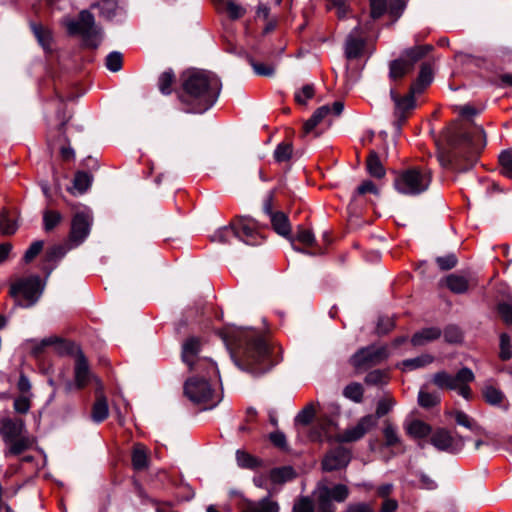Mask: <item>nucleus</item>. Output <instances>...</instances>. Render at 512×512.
<instances>
[{
    "label": "nucleus",
    "mask_w": 512,
    "mask_h": 512,
    "mask_svg": "<svg viewBox=\"0 0 512 512\" xmlns=\"http://www.w3.org/2000/svg\"><path fill=\"white\" fill-rule=\"evenodd\" d=\"M199 352L200 342L197 338H190L183 344V362L194 373L184 383V394L194 404L213 408L222 399L217 381L218 368L211 359L199 357Z\"/></svg>",
    "instance_id": "f257e3e1"
},
{
    "label": "nucleus",
    "mask_w": 512,
    "mask_h": 512,
    "mask_svg": "<svg viewBox=\"0 0 512 512\" xmlns=\"http://www.w3.org/2000/svg\"><path fill=\"white\" fill-rule=\"evenodd\" d=\"M222 338L234 363L243 371L258 375L277 363L264 339L252 329L229 328Z\"/></svg>",
    "instance_id": "f03ea898"
},
{
    "label": "nucleus",
    "mask_w": 512,
    "mask_h": 512,
    "mask_svg": "<svg viewBox=\"0 0 512 512\" xmlns=\"http://www.w3.org/2000/svg\"><path fill=\"white\" fill-rule=\"evenodd\" d=\"M182 102L190 106L189 111L203 113L211 108L221 91L219 78L206 71H191L185 74Z\"/></svg>",
    "instance_id": "7ed1b4c3"
},
{
    "label": "nucleus",
    "mask_w": 512,
    "mask_h": 512,
    "mask_svg": "<svg viewBox=\"0 0 512 512\" xmlns=\"http://www.w3.org/2000/svg\"><path fill=\"white\" fill-rule=\"evenodd\" d=\"M0 435L5 444V457L18 456L33 446L34 439L27 433L22 419L0 420Z\"/></svg>",
    "instance_id": "20e7f679"
},
{
    "label": "nucleus",
    "mask_w": 512,
    "mask_h": 512,
    "mask_svg": "<svg viewBox=\"0 0 512 512\" xmlns=\"http://www.w3.org/2000/svg\"><path fill=\"white\" fill-rule=\"evenodd\" d=\"M45 288V282L38 275L17 277L10 285V296L17 305L29 308L35 305L40 299Z\"/></svg>",
    "instance_id": "39448f33"
},
{
    "label": "nucleus",
    "mask_w": 512,
    "mask_h": 512,
    "mask_svg": "<svg viewBox=\"0 0 512 512\" xmlns=\"http://www.w3.org/2000/svg\"><path fill=\"white\" fill-rule=\"evenodd\" d=\"M65 26L71 35H81L86 46L97 48L101 41V31L95 25L94 16L87 10L79 14V18L67 19Z\"/></svg>",
    "instance_id": "423d86ee"
},
{
    "label": "nucleus",
    "mask_w": 512,
    "mask_h": 512,
    "mask_svg": "<svg viewBox=\"0 0 512 512\" xmlns=\"http://www.w3.org/2000/svg\"><path fill=\"white\" fill-rule=\"evenodd\" d=\"M431 182L429 170L408 169L398 175L394 181L395 189L405 195H418L426 191Z\"/></svg>",
    "instance_id": "0eeeda50"
},
{
    "label": "nucleus",
    "mask_w": 512,
    "mask_h": 512,
    "mask_svg": "<svg viewBox=\"0 0 512 512\" xmlns=\"http://www.w3.org/2000/svg\"><path fill=\"white\" fill-rule=\"evenodd\" d=\"M349 495V489L343 484H337L333 488L319 484L314 491L317 500L318 512H334L332 500L343 502Z\"/></svg>",
    "instance_id": "6e6552de"
},
{
    "label": "nucleus",
    "mask_w": 512,
    "mask_h": 512,
    "mask_svg": "<svg viewBox=\"0 0 512 512\" xmlns=\"http://www.w3.org/2000/svg\"><path fill=\"white\" fill-rule=\"evenodd\" d=\"M429 46H418L405 51L403 56L390 64V78L397 80L411 72L414 64L426 55Z\"/></svg>",
    "instance_id": "1a4fd4ad"
},
{
    "label": "nucleus",
    "mask_w": 512,
    "mask_h": 512,
    "mask_svg": "<svg viewBox=\"0 0 512 512\" xmlns=\"http://www.w3.org/2000/svg\"><path fill=\"white\" fill-rule=\"evenodd\" d=\"M92 224L93 215L89 209H83L75 213L71 221V229L68 237L70 247H78L87 239Z\"/></svg>",
    "instance_id": "9d476101"
},
{
    "label": "nucleus",
    "mask_w": 512,
    "mask_h": 512,
    "mask_svg": "<svg viewBox=\"0 0 512 512\" xmlns=\"http://www.w3.org/2000/svg\"><path fill=\"white\" fill-rule=\"evenodd\" d=\"M389 356L388 348L384 345H371L360 349L352 358L351 363L356 368L377 365Z\"/></svg>",
    "instance_id": "9b49d317"
},
{
    "label": "nucleus",
    "mask_w": 512,
    "mask_h": 512,
    "mask_svg": "<svg viewBox=\"0 0 512 512\" xmlns=\"http://www.w3.org/2000/svg\"><path fill=\"white\" fill-rule=\"evenodd\" d=\"M376 418L373 415H365L358 422L344 432L336 436V441L340 443H350L362 439L371 429L376 427Z\"/></svg>",
    "instance_id": "f8f14e48"
},
{
    "label": "nucleus",
    "mask_w": 512,
    "mask_h": 512,
    "mask_svg": "<svg viewBox=\"0 0 512 512\" xmlns=\"http://www.w3.org/2000/svg\"><path fill=\"white\" fill-rule=\"evenodd\" d=\"M474 380V374L471 369L464 367L456 375H451L446 371H439L432 377V382L440 389L456 390L460 382H471Z\"/></svg>",
    "instance_id": "ddd939ff"
},
{
    "label": "nucleus",
    "mask_w": 512,
    "mask_h": 512,
    "mask_svg": "<svg viewBox=\"0 0 512 512\" xmlns=\"http://www.w3.org/2000/svg\"><path fill=\"white\" fill-rule=\"evenodd\" d=\"M235 225V237L248 245L261 243V236L256 223L248 217H239L232 222Z\"/></svg>",
    "instance_id": "4468645a"
},
{
    "label": "nucleus",
    "mask_w": 512,
    "mask_h": 512,
    "mask_svg": "<svg viewBox=\"0 0 512 512\" xmlns=\"http://www.w3.org/2000/svg\"><path fill=\"white\" fill-rule=\"evenodd\" d=\"M351 460L350 450L344 447H337L329 451L322 461L324 471H334L345 468Z\"/></svg>",
    "instance_id": "2eb2a0df"
},
{
    "label": "nucleus",
    "mask_w": 512,
    "mask_h": 512,
    "mask_svg": "<svg viewBox=\"0 0 512 512\" xmlns=\"http://www.w3.org/2000/svg\"><path fill=\"white\" fill-rule=\"evenodd\" d=\"M344 109V104L341 101H336L332 106L324 105L318 108L314 114L308 119L304 125L306 133L312 131L320 122H322L329 115L339 116Z\"/></svg>",
    "instance_id": "dca6fc26"
},
{
    "label": "nucleus",
    "mask_w": 512,
    "mask_h": 512,
    "mask_svg": "<svg viewBox=\"0 0 512 512\" xmlns=\"http://www.w3.org/2000/svg\"><path fill=\"white\" fill-rule=\"evenodd\" d=\"M240 512H279V505L269 496L258 501L245 499Z\"/></svg>",
    "instance_id": "f3484780"
},
{
    "label": "nucleus",
    "mask_w": 512,
    "mask_h": 512,
    "mask_svg": "<svg viewBox=\"0 0 512 512\" xmlns=\"http://www.w3.org/2000/svg\"><path fill=\"white\" fill-rule=\"evenodd\" d=\"M359 27H356L347 37L345 45V54L348 59H355L360 57L363 48L364 40L358 37Z\"/></svg>",
    "instance_id": "a211bd4d"
},
{
    "label": "nucleus",
    "mask_w": 512,
    "mask_h": 512,
    "mask_svg": "<svg viewBox=\"0 0 512 512\" xmlns=\"http://www.w3.org/2000/svg\"><path fill=\"white\" fill-rule=\"evenodd\" d=\"M265 209L271 214V223L274 230L279 235L289 238L291 228L287 216L282 212L272 213L270 205H265Z\"/></svg>",
    "instance_id": "6ab92c4d"
},
{
    "label": "nucleus",
    "mask_w": 512,
    "mask_h": 512,
    "mask_svg": "<svg viewBox=\"0 0 512 512\" xmlns=\"http://www.w3.org/2000/svg\"><path fill=\"white\" fill-rule=\"evenodd\" d=\"M404 428L409 436L417 439L425 438L431 432V427L418 419L406 421Z\"/></svg>",
    "instance_id": "aec40b11"
},
{
    "label": "nucleus",
    "mask_w": 512,
    "mask_h": 512,
    "mask_svg": "<svg viewBox=\"0 0 512 512\" xmlns=\"http://www.w3.org/2000/svg\"><path fill=\"white\" fill-rule=\"evenodd\" d=\"M382 434L384 437V445L388 448L398 447L402 444V439L399 435L398 428L390 421H385Z\"/></svg>",
    "instance_id": "412c9836"
},
{
    "label": "nucleus",
    "mask_w": 512,
    "mask_h": 512,
    "mask_svg": "<svg viewBox=\"0 0 512 512\" xmlns=\"http://www.w3.org/2000/svg\"><path fill=\"white\" fill-rule=\"evenodd\" d=\"M441 335V330L437 327H429L422 329L415 333L411 339L414 346H423L431 341L438 339Z\"/></svg>",
    "instance_id": "4be33fe9"
},
{
    "label": "nucleus",
    "mask_w": 512,
    "mask_h": 512,
    "mask_svg": "<svg viewBox=\"0 0 512 512\" xmlns=\"http://www.w3.org/2000/svg\"><path fill=\"white\" fill-rule=\"evenodd\" d=\"M90 374L85 357L80 354L75 364V380L78 388L85 386L89 380Z\"/></svg>",
    "instance_id": "5701e85b"
},
{
    "label": "nucleus",
    "mask_w": 512,
    "mask_h": 512,
    "mask_svg": "<svg viewBox=\"0 0 512 512\" xmlns=\"http://www.w3.org/2000/svg\"><path fill=\"white\" fill-rule=\"evenodd\" d=\"M461 138L463 142L469 144L476 150L483 148L486 144V135L484 129L480 126L474 128L473 135L464 133Z\"/></svg>",
    "instance_id": "b1692460"
},
{
    "label": "nucleus",
    "mask_w": 512,
    "mask_h": 512,
    "mask_svg": "<svg viewBox=\"0 0 512 512\" xmlns=\"http://www.w3.org/2000/svg\"><path fill=\"white\" fill-rule=\"evenodd\" d=\"M431 443L438 450L449 451L453 446V438L448 431L441 429L432 435Z\"/></svg>",
    "instance_id": "393cba45"
},
{
    "label": "nucleus",
    "mask_w": 512,
    "mask_h": 512,
    "mask_svg": "<svg viewBox=\"0 0 512 512\" xmlns=\"http://www.w3.org/2000/svg\"><path fill=\"white\" fill-rule=\"evenodd\" d=\"M433 80L432 70L428 65L421 67L417 81L411 86V93L416 94L423 91Z\"/></svg>",
    "instance_id": "a878e982"
},
{
    "label": "nucleus",
    "mask_w": 512,
    "mask_h": 512,
    "mask_svg": "<svg viewBox=\"0 0 512 512\" xmlns=\"http://www.w3.org/2000/svg\"><path fill=\"white\" fill-rule=\"evenodd\" d=\"M16 217L10 215L9 211L3 210L0 213V233L3 235H12L18 229Z\"/></svg>",
    "instance_id": "bb28decb"
},
{
    "label": "nucleus",
    "mask_w": 512,
    "mask_h": 512,
    "mask_svg": "<svg viewBox=\"0 0 512 512\" xmlns=\"http://www.w3.org/2000/svg\"><path fill=\"white\" fill-rule=\"evenodd\" d=\"M294 476V471L291 467L275 468L269 472L268 479L274 485L283 484L291 480Z\"/></svg>",
    "instance_id": "cd10ccee"
},
{
    "label": "nucleus",
    "mask_w": 512,
    "mask_h": 512,
    "mask_svg": "<svg viewBox=\"0 0 512 512\" xmlns=\"http://www.w3.org/2000/svg\"><path fill=\"white\" fill-rule=\"evenodd\" d=\"M391 96L395 102L396 114L401 118H405V112L412 109L415 105L413 95H407L399 98L395 95L394 91L391 90Z\"/></svg>",
    "instance_id": "c85d7f7f"
},
{
    "label": "nucleus",
    "mask_w": 512,
    "mask_h": 512,
    "mask_svg": "<svg viewBox=\"0 0 512 512\" xmlns=\"http://www.w3.org/2000/svg\"><path fill=\"white\" fill-rule=\"evenodd\" d=\"M109 414L107 400L104 396H99L93 405L92 419L96 423H100L107 418Z\"/></svg>",
    "instance_id": "c756f323"
},
{
    "label": "nucleus",
    "mask_w": 512,
    "mask_h": 512,
    "mask_svg": "<svg viewBox=\"0 0 512 512\" xmlns=\"http://www.w3.org/2000/svg\"><path fill=\"white\" fill-rule=\"evenodd\" d=\"M367 171L375 178H382L385 176V169L375 152H371L367 159Z\"/></svg>",
    "instance_id": "7c9ffc66"
},
{
    "label": "nucleus",
    "mask_w": 512,
    "mask_h": 512,
    "mask_svg": "<svg viewBox=\"0 0 512 512\" xmlns=\"http://www.w3.org/2000/svg\"><path fill=\"white\" fill-rule=\"evenodd\" d=\"M147 451L143 445H135L132 453V464L134 469L142 470L147 467Z\"/></svg>",
    "instance_id": "2f4dec72"
},
{
    "label": "nucleus",
    "mask_w": 512,
    "mask_h": 512,
    "mask_svg": "<svg viewBox=\"0 0 512 512\" xmlns=\"http://www.w3.org/2000/svg\"><path fill=\"white\" fill-rule=\"evenodd\" d=\"M448 288L455 293H463L468 289V281L464 276L452 274L446 278Z\"/></svg>",
    "instance_id": "473e14b6"
},
{
    "label": "nucleus",
    "mask_w": 512,
    "mask_h": 512,
    "mask_svg": "<svg viewBox=\"0 0 512 512\" xmlns=\"http://www.w3.org/2000/svg\"><path fill=\"white\" fill-rule=\"evenodd\" d=\"M433 362V357L429 354H423L416 358L407 359L403 361L402 366L403 370L411 371L414 369H418L424 367Z\"/></svg>",
    "instance_id": "72a5a7b5"
},
{
    "label": "nucleus",
    "mask_w": 512,
    "mask_h": 512,
    "mask_svg": "<svg viewBox=\"0 0 512 512\" xmlns=\"http://www.w3.org/2000/svg\"><path fill=\"white\" fill-rule=\"evenodd\" d=\"M233 237H235V225L231 223L215 231L211 236V240L217 243H227L230 242Z\"/></svg>",
    "instance_id": "f704fd0d"
},
{
    "label": "nucleus",
    "mask_w": 512,
    "mask_h": 512,
    "mask_svg": "<svg viewBox=\"0 0 512 512\" xmlns=\"http://www.w3.org/2000/svg\"><path fill=\"white\" fill-rule=\"evenodd\" d=\"M499 164L501 174L512 179V148L500 153Z\"/></svg>",
    "instance_id": "c9c22d12"
},
{
    "label": "nucleus",
    "mask_w": 512,
    "mask_h": 512,
    "mask_svg": "<svg viewBox=\"0 0 512 512\" xmlns=\"http://www.w3.org/2000/svg\"><path fill=\"white\" fill-rule=\"evenodd\" d=\"M92 184V176L86 172H78L75 175L73 188L79 194L86 192Z\"/></svg>",
    "instance_id": "e433bc0d"
},
{
    "label": "nucleus",
    "mask_w": 512,
    "mask_h": 512,
    "mask_svg": "<svg viewBox=\"0 0 512 512\" xmlns=\"http://www.w3.org/2000/svg\"><path fill=\"white\" fill-rule=\"evenodd\" d=\"M395 404V400L389 395H385L383 398L379 399L376 407V413L373 415L376 418V422H378V418L388 414Z\"/></svg>",
    "instance_id": "4c0bfd02"
},
{
    "label": "nucleus",
    "mask_w": 512,
    "mask_h": 512,
    "mask_svg": "<svg viewBox=\"0 0 512 512\" xmlns=\"http://www.w3.org/2000/svg\"><path fill=\"white\" fill-rule=\"evenodd\" d=\"M483 396L487 403L491 405H499L504 399V394L492 385L483 388Z\"/></svg>",
    "instance_id": "58836bf2"
},
{
    "label": "nucleus",
    "mask_w": 512,
    "mask_h": 512,
    "mask_svg": "<svg viewBox=\"0 0 512 512\" xmlns=\"http://www.w3.org/2000/svg\"><path fill=\"white\" fill-rule=\"evenodd\" d=\"M62 220V215L57 211L46 210L43 213V223L45 231H51Z\"/></svg>",
    "instance_id": "ea45409f"
},
{
    "label": "nucleus",
    "mask_w": 512,
    "mask_h": 512,
    "mask_svg": "<svg viewBox=\"0 0 512 512\" xmlns=\"http://www.w3.org/2000/svg\"><path fill=\"white\" fill-rule=\"evenodd\" d=\"M218 7L219 9L226 10L232 19L240 18L245 12L244 8L235 3L233 0H225L220 5H218Z\"/></svg>",
    "instance_id": "a19ab883"
},
{
    "label": "nucleus",
    "mask_w": 512,
    "mask_h": 512,
    "mask_svg": "<svg viewBox=\"0 0 512 512\" xmlns=\"http://www.w3.org/2000/svg\"><path fill=\"white\" fill-rule=\"evenodd\" d=\"M440 401L438 394L429 393L421 389L418 394V403L423 408H431Z\"/></svg>",
    "instance_id": "79ce46f5"
},
{
    "label": "nucleus",
    "mask_w": 512,
    "mask_h": 512,
    "mask_svg": "<svg viewBox=\"0 0 512 512\" xmlns=\"http://www.w3.org/2000/svg\"><path fill=\"white\" fill-rule=\"evenodd\" d=\"M343 394L346 398L358 403L362 400L363 388L359 383H351L345 387Z\"/></svg>",
    "instance_id": "37998d69"
},
{
    "label": "nucleus",
    "mask_w": 512,
    "mask_h": 512,
    "mask_svg": "<svg viewBox=\"0 0 512 512\" xmlns=\"http://www.w3.org/2000/svg\"><path fill=\"white\" fill-rule=\"evenodd\" d=\"M365 382L368 385L382 386L388 382V377L384 371L373 370L366 375Z\"/></svg>",
    "instance_id": "c03bdc74"
},
{
    "label": "nucleus",
    "mask_w": 512,
    "mask_h": 512,
    "mask_svg": "<svg viewBox=\"0 0 512 512\" xmlns=\"http://www.w3.org/2000/svg\"><path fill=\"white\" fill-rule=\"evenodd\" d=\"M292 151L290 143H280L274 151V158L277 162H286L291 158Z\"/></svg>",
    "instance_id": "a18cd8bd"
},
{
    "label": "nucleus",
    "mask_w": 512,
    "mask_h": 512,
    "mask_svg": "<svg viewBox=\"0 0 512 512\" xmlns=\"http://www.w3.org/2000/svg\"><path fill=\"white\" fill-rule=\"evenodd\" d=\"M32 29H33V32H34L38 42L40 43V45L44 49L49 48L50 41H51L50 31H48L45 28H43L42 26L36 25V24L32 25Z\"/></svg>",
    "instance_id": "49530a36"
},
{
    "label": "nucleus",
    "mask_w": 512,
    "mask_h": 512,
    "mask_svg": "<svg viewBox=\"0 0 512 512\" xmlns=\"http://www.w3.org/2000/svg\"><path fill=\"white\" fill-rule=\"evenodd\" d=\"M60 342L61 340L56 336L46 337L39 342H33L31 352L33 355L38 356L40 353L43 352L45 347L52 346Z\"/></svg>",
    "instance_id": "de8ad7c7"
},
{
    "label": "nucleus",
    "mask_w": 512,
    "mask_h": 512,
    "mask_svg": "<svg viewBox=\"0 0 512 512\" xmlns=\"http://www.w3.org/2000/svg\"><path fill=\"white\" fill-rule=\"evenodd\" d=\"M315 413H316L315 406L313 403H310L307 406H305V408L297 414L295 420L297 423H300L302 425H307L312 421V419L315 416Z\"/></svg>",
    "instance_id": "09e8293b"
},
{
    "label": "nucleus",
    "mask_w": 512,
    "mask_h": 512,
    "mask_svg": "<svg viewBox=\"0 0 512 512\" xmlns=\"http://www.w3.org/2000/svg\"><path fill=\"white\" fill-rule=\"evenodd\" d=\"M314 96L313 85H304L301 89L295 92V101L298 104L305 105L309 99Z\"/></svg>",
    "instance_id": "8fccbe9b"
},
{
    "label": "nucleus",
    "mask_w": 512,
    "mask_h": 512,
    "mask_svg": "<svg viewBox=\"0 0 512 512\" xmlns=\"http://www.w3.org/2000/svg\"><path fill=\"white\" fill-rule=\"evenodd\" d=\"M173 80L174 74L171 71H165L160 75L158 86L163 94L168 95L171 93V85Z\"/></svg>",
    "instance_id": "3c124183"
},
{
    "label": "nucleus",
    "mask_w": 512,
    "mask_h": 512,
    "mask_svg": "<svg viewBox=\"0 0 512 512\" xmlns=\"http://www.w3.org/2000/svg\"><path fill=\"white\" fill-rule=\"evenodd\" d=\"M106 67L112 72H118L122 68V54L113 51L106 57Z\"/></svg>",
    "instance_id": "603ef678"
},
{
    "label": "nucleus",
    "mask_w": 512,
    "mask_h": 512,
    "mask_svg": "<svg viewBox=\"0 0 512 512\" xmlns=\"http://www.w3.org/2000/svg\"><path fill=\"white\" fill-rule=\"evenodd\" d=\"M73 248L74 247H70V243H68V241L62 245H56L48 251V259L51 261L59 260L62 257H64L69 250Z\"/></svg>",
    "instance_id": "864d4df0"
},
{
    "label": "nucleus",
    "mask_w": 512,
    "mask_h": 512,
    "mask_svg": "<svg viewBox=\"0 0 512 512\" xmlns=\"http://www.w3.org/2000/svg\"><path fill=\"white\" fill-rule=\"evenodd\" d=\"M236 459L238 465L244 468H254L258 464V461L255 458L243 451H237Z\"/></svg>",
    "instance_id": "5fc2aeb1"
},
{
    "label": "nucleus",
    "mask_w": 512,
    "mask_h": 512,
    "mask_svg": "<svg viewBox=\"0 0 512 512\" xmlns=\"http://www.w3.org/2000/svg\"><path fill=\"white\" fill-rule=\"evenodd\" d=\"M500 358L502 360H509L512 357V350L510 345V338L507 334L500 336Z\"/></svg>",
    "instance_id": "6e6d98bb"
},
{
    "label": "nucleus",
    "mask_w": 512,
    "mask_h": 512,
    "mask_svg": "<svg viewBox=\"0 0 512 512\" xmlns=\"http://www.w3.org/2000/svg\"><path fill=\"white\" fill-rule=\"evenodd\" d=\"M314 503L309 497L299 498L293 506V512H313Z\"/></svg>",
    "instance_id": "4d7b16f0"
},
{
    "label": "nucleus",
    "mask_w": 512,
    "mask_h": 512,
    "mask_svg": "<svg viewBox=\"0 0 512 512\" xmlns=\"http://www.w3.org/2000/svg\"><path fill=\"white\" fill-rule=\"evenodd\" d=\"M44 246V242L43 241H35L33 242L30 247L27 249V251L25 252V255H24V260L25 262H30L32 261L39 253L40 251L42 250Z\"/></svg>",
    "instance_id": "13d9d810"
},
{
    "label": "nucleus",
    "mask_w": 512,
    "mask_h": 512,
    "mask_svg": "<svg viewBox=\"0 0 512 512\" xmlns=\"http://www.w3.org/2000/svg\"><path fill=\"white\" fill-rule=\"evenodd\" d=\"M14 409L17 413L26 414L30 409V400L26 395L17 397L14 400Z\"/></svg>",
    "instance_id": "bf43d9fd"
},
{
    "label": "nucleus",
    "mask_w": 512,
    "mask_h": 512,
    "mask_svg": "<svg viewBox=\"0 0 512 512\" xmlns=\"http://www.w3.org/2000/svg\"><path fill=\"white\" fill-rule=\"evenodd\" d=\"M254 72L260 76H272L274 74V67L264 63L251 62Z\"/></svg>",
    "instance_id": "052dcab7"
},
{
    "label": "nucleus",
    "mask_w": 512,
    "mask_h": 512,
    "mask_svg": "<svg viewBox=\"0 0 512 512\" xmlns=\"http://www.w3.org/2000/svg\"><path fill=\"white\" fill-rule=\"evenodd\" d=\"M371 16L372 18L376 19L379 18L386 9V2L385 0H371Z\"/></svg>",
    "instance_id": "680f3d73"
},
{
    "label": "nucleus",
    "mask_w": 512,
    "mask_h": 512,
    "mask_svg": "<svg viewBox=\"0 0 512 512\" xmlns=\"http://www.w3.org/2000/svg\"><path fill=\"white\" fill-rule=\"evenodd\" d=\"M444 337L446 341L450 343H456L461 340V333L457 327L450 326L445 329Z\"/></svg>",
    "instance_id": "e2e57ef3"
},
{
    "label": "nucleus",
    "mask_w": 512,
    "mask_h": 512,
    "mask_svg": "<svg viewBox=\"0 0 512 512\" xmlns=\"http://www.w3.org/2000/svg\"><path fill=\"white\" fill-rule=\"evenodd\" d=\"M436 261H437L438 265L440 266V268L443 270H449V269L453 268L457 263V259L454 255L438 257L436 259Z\"/></svg>",
    "instance_id": "0e129e2a"
},
{
    "label": "nucleus",
    "mask_w": 512,
    "mask_h": 512,
    "mask_svg": "<svg viewBox=\"0 0 512 512\" xmlns=\"http://www.w3.org/2000/svg\"><path fill=\"white\" fill-rule=\"evenodd\" d=\"M498 310L503 320L508 324H512V306L508 303H502L499 305Z\"/></svg>",
    "instance_id": "69168bd1"
},
{
    "label": "nucleus",
    "mask_w": 512,
    "mask_h": 512,
    "mask_svg": "<svg viewBox=\"0 0 512 512\" xmlns=\"http://www.w3.org/2000/svg\"><path fill=\"white\" fill-rule=\"evenodd\" d=\"M398 508V502L392 498L383 499L380 512H395Z\"/></svg>",
    "instance_id": "338daca9"
},
{
    "label": "nucleus",
    "mask_w": 512,
    "mask_h": 512,
    "mask_svg": "<svg viewBox=\"0 0 512 512\" xmlns=\"http://www.w3.org/2000/svg\"><path fill=\"white\" fill-rule=\"evenodd\" d=\"M346 512H374L373 508L366 503L350 504Z\"/></svg>",
    "instance_id": "774afa93"
}]
</instances>
